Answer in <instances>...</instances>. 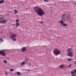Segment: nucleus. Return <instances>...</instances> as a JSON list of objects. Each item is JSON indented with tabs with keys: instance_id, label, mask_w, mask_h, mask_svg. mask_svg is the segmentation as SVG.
<instances>
[{
	"instance_id": "473e14b6",
	"label": "nucleus",
	"mask_w": 76,
	"mask_h": 76,
	"mask_svg": "<svg viewBox=\"0 0 76 76\" xmlns=\"http://www.w3.org/2000/svg\"><path fill=\"white\" fill-rule=\"evenodd\" d=\"M28 71H29L30 72H31V70H30V69H28Z\"/></svg>"
},
{
	"instance_id": "5701e85b",
	"label": "nucleus",
	"mask_w": 76,
	"mask_h": 76,
	"mask_svg": "<svg viewBox=\"0 0 76 76\" xmlns=\"http://www.w3.org/2000/svg\"><path fill=\"white\" fill-rule=\"evenodd\" d=\"M70 49L69 48L67 49V51L68 52H69L70 51Z\"/></svg>"
},
{
	"instance_id": "4be33fe9",
	"label": "nucleus",
	"mask_w": 76,
	"mask_h": 76,
	"mask_svg": "<svg viewBox=\"0 0 76 76\" xmlns=\"http://www.w3.org/2000/svg\"><path fill=\"white\" fill-rule=\"evenodd\" d=\"M0 41H1V42H3V39H0Z\"/></svg>"
},
{
	"instance_id": "4468645a",
	"label": "nucleus",
	"mask_w": 76,
	"mask_h": 76,
	"mask_svg": "<svg viewBox=\"0 0 76 76\" xmlns=\"http://www.w3.org/2000/svg\"><path fill=\"white\" fill-rule=\"evenodd\" d=\"M62 25L63 26H65V27H66L67 26L65 23H64Z\"/></svg>"
},
{
	"instance_id": "1a4fd4ad",
	"label": "nucleus",
	"mask_w": 76,
	"mask_h": 76,
	"mask_svg": "<svg viewBox=\"0 0 76 76\" xmlns=\"http://www.w3.org/2000/svg\"><path fill=\"white\" fill-rule=\"evenodd\" d=\"M66 19L68 21L70 20V16H68L66 17Z\"/></svg>"
},
{
	"instance_id": "f3484780",
	"label": "nucleus",
	"mask_w": 76,
	"mask_h": 76,
	"mask_svg": "<svg viewBox=\"0 0 76 76\" xmlns=\"http://www.w3.org/2000/svg\"><path fill=\"white\" fill-rule=\"evenodd\" d=\"M60 68H62V67H64V65L62 64V65H61L60 66Z\"/></svg>"
},
{
	"instance_id": "f704fd0d",
	"label": "nucleus",
	"mask_w": 76,
	"mask_h": 76,
	"mask_svg": "<svg viewBox=\"0 0 76 76\" xmlns=\"http://www.w3.org/2000/svg\"><path fill=\"white\" fill-rule=\"evenodd\" d=\"M61 26H62V24H61Z\"/></svg>"
},
{
	"instance_id": "7ed1b4c3",
	"label": "nucleus",
	"mask_w": 76,
	"mask_h": 76,
	"mask_svg": "<svg viewBox=\"0 0 76 76\" xmlns=\"http://www.w3.org/2000/svg\"><path fill=\"white\" fill-rule=\"evenodd\" d=\"M0 23H4V22H7V20L5 19L4 18L0 17Z\"/></svg>"
},
{
	"instance_id": "f8f14e48",
	"label": "nucleus",
	"mask_w": 76,
	"mask_h": 76,
	"mask_svg": "<svg viewBox=\"0 0 76 76\" xmlns=\"http://www.w3.org/2000/svg\"><path fill=\"white\" fill-rule=\"evenodd\" d=\"M24 61H25L26 62H28V58H25V59L24 60Z\"/></svg>"
},
{
	"instance_id": "c756f323",
	"label": "nucleus",
	"mask_w": 76,
	"mask_h": 76,
	"mask_svg": "<svg viewBox=\"0 0 76 76\" xmlns=\"http://www.w3.org/2000/svg\"><path fill=\"white\" fill-rule=\"evenodd\" d=\"M5 74H6V75H8V72H5Z\"/></svg>"
},
{
	"instance_id": "a878e982",
	"label": "nucleus",
	"mask_w": 76,
	"mask_h": 76,
	"mask_svg": "<svg viewBox=\"0 0 76 76\" xmlns=\"http://www.w3.org/2000/svg\"><path fill=\"white\" fill-rule=\"evenodd\" d=\"M10 71H11V72H13V69H10Z\"/></svg>"
},
{
	"instance_id": "f257e3e1",
	"label": "nucleus",
	"mask_w": 76,
	"mask_h": 76,
	"mask_svg": "<svg viewBox=\"0 0 76 76\" xmlns=\"http://www.w3.org/2000/svg\"><path fill=\"white\" fill-rule=\"evenodd\" d=\"M35 7L34 8V10L35 12H36L37 14L39 16H42L44 15V12L42 10V9L39 7Z\"/></svg>"
},
{
	"instance_id": "423d86ee",
	"label": "nucleus",
	"mask_w": 76,
	"mask_h": 76,
	"mask_svg": "<svg viewBox=\"0 0 76 76\" xmlns=\"http://www.w3.org/2000/svg\"><path fill=\"white\" fill-rule=\"evenodd\" d=\"M17 35V34H14L12 36H10V37L12 39H13V38H16V37Z\"/></svg>"
},
{
	"instance_id": "0eeeda50",
	"label": "nucleus",
	"mask_w": 76,
	"mask_h": 76,
	"mask_svg": "<svg viewBox=\"0 0 76 76\" xmlns=\"http://www.w3.org/2000/svg\"><path fill=\"white\" fill-rule=\"evenodd\" d=\"M68 56L69 57H72V53L71 52H69L67 53Z\"/></svg>"
},
{
	"instance_id": "9b49d317",
	"label": "nucleus",
	"mask_w": 76,
	"mask_h": 76,
	"mask_svg": "<svg viewBox=\"0 0 76 76\" xmlns=\"http://www.w3.org/2000/svg\"><path fill=\"white\" fill-rule=\"evenodd\" d=\"M14 13H15L14 14H15V15H16V13H18V11H17L16 10H15Z\"/></svg>"
},
{
	"instance_id": "aec40b11",
	"label": "nucleus",
	"mask_w": 76,
	"mask_h": 76,
	"mask_svg": "<svg viewBox=\"0 0 76 76\" xmlns=\"http://www.w3.org/2000/svg\"><path fill=\"white\" fill-rule=\"evenodd\" d=\"M4 62L5 63H7V61H6V60H4Z\"/></svg>"
},
{
	"instance_id": "ddd939ff",
	"label": "nucleus",
	"mask_w": 76,
	"mask_h": 76,
	"mask_svg": "<svg viewBox=\"0 0 76 76\" xmlns=\"http://www.w3.org/2000/svg\"><path fill=\"white\" fill-rule=\"evenodd\" d=\"M19 25V23H16V26L17 27H18Z\"/></svg>"
},
{
	"instance_id": "dca6fc26",
	"label": "nucleus",
	"mask_w": 76,
	"mask_h": 76,
	"mask_svg": "<svg viewBox=\"0 0 76 76\" xmlns=\"http://www.w3.org/2000/svg\"><path fill=\"white\" fill-rule=\"evenodd\" d=\"M25 61H23V62H22L21 63V65H23L24 64H25Z\"/></svg>"
},
{
	"instance_id": "39448f33",
	"label": "nucleus",
	"mask_w": 76,
	"mask_h": 76,
	"mask_svg": "<svg viewBox=\"0 0 76 76\" xmlns=\"http://www.w3.org/2000/svg\"><path fill=\"white\" fill-rule=\"evenodd\" d=\"M0 54L1 56H6V53L4 52H3V50H0Z\"/></svg>"
},
{
	"instance_id": "6e6552de",
	"label": "nucleus",
	"mask_w": 76,
	"mask_h": 76,
	"mask_svg": "<svg viewBox=\"0 0 76 76\" xmlns=\"http://www.w3.org/2000/svg\"><path fill=\"white\" fill-rule=\"evenodd\" d=\"M26 48L25 47H23V48L21 49L22 51L23 52H25V51H26Z\"/></svg>"
},
{
	"instance_id": "f03ea898",
	"label": "nucleus",
	"mask_w": 76,
	"mask_h": 76,
	"mask_svg": "<svg viewBox=\"0 0 76 76\" xmlns=\"http://www.w3.org/2000/svg\"><path fill=\"white\" fill-rule=\"evenodd\" d=\"M61 52L58 49H56L53 51V54L55 56H58L60 54Z\"/></svg>"
},
{
	"instance_id": "72a5a7b5",
	"label": "nucleus",
	"mask_w": 76,
	"mask_h": 76,
	"mask_svg": "<svg viewBox=\"0 0 76 76\" xmlns=\"http://www.w3.org/2000/svg\"><path fill=\"white\" fill-rule=\"evenodd\" d=\"M50 12H52V10H51V11H50Z\"/></svg>"
},
{
	"instance_id": "20e7f679",
	"label": "nucleus",
	"mask_w": 76,
	"mask_h": 76,
	"mask_svg": "<svg viewBox=\"0 0 76 76\" xmlns=\"http://www.w3.org/2000/svg\"><path fill=\"white\" fill-rule=\"evenodd\" d=\"M71 74L72 75V76H76V69H75L74 70V72L73 71L71 72Z\"/></svg>"
},
{
	"instance_id": "412c9836",
	"label": "nucleus",
	"mask_w": 76,
	"mask_h": 76,
	"mask_svg": "<svg viewBox=\"0 0 76 76\" xmlns=\"http://www.w3.org/2000/svg\"><path fill=\"white\" fill-rule=\"evenodd\" d=\"M17 74L18 75H20V72H17Z\"/></svg>"
},
{
	"instance_id": "2eb2a0df",
	"label": "nucleus",
	"mask_w": 76,
	"mask_h": 76,
	"mask_svg": "<svg viewBox=\"0 0 76 76\" xmlns=\"http://www.w3.org/2000/svg\"><path fill=\"white\" fill-rule=\"evenodd\" d=\"M60 23H61V24H63L64 23V22H63V21L61 20L60 21Z\"/></svg>"
},
{
	"instance_id": "b1692460",
	"label": "nucleus",
	"mask_w": 76,
	"mask_h": 76,
	"mask_svg": "<svg viewBox=\"0 0 76 76\" xmlns=\"http://www.w3.org/2000/svg\"><path fill=\"white\" fill-rule=\"evenodd\" d=\"M44 1H45V2H48V0H43Z\"/></svg>"
},
{
	"instance_id": "6ab92c4d",
	"label": "nucleus",
	"mask_w": 76,
	"mask_h": 76,
	"mask_svg": "<svg viewBox=\"0 0 76 76\" xmlns=\"http://www.w3.org/2000/svg\"><path fill=\"white\" fill-rule=\"evenodd\" d=\"M19 22V19H17V20H16V22Z\"/></svg>"
},
{
	"instance_id": "2f4dec72",
	"label": "nucleus",
	"mask_w": 76,
	"mask_h": 76,
	"mask_svg": "<svg viewBox=\"0 0 76 76\" xmlns=\"http://www.w3.org/2000/svg\"><path fill=\"white\" fill-rule=\"evenodd\" d=\"M75 64H76V61L75 62Z\"/></svg>"
},
{
	"instance_id": "9d476101",
	"label": "nucleus",
	"mask_w": 76,
	"mask_h": 76,
	"mask_svg": "<svg viewBox=\"0 0 76 76\" xmlns=\"http://www.w3.org/2000/svg\"><path fill=\"white\" fill-rule=\"evenodd\" d=\"M4 0H0V4H3L4 2Z\"/></svg>"
},
{
	"instance_id": "393cba45",
	"label": "nucleus",
	"mask_w": 76,
	"mask_h": 76,
	"mask_svg": "<svg viewBox=\"0 0 76 76\" xmlns=\"http://www.w3.org/2000/svg\"><path fill=\"white\" fill-rule=\"evenodd\" d=\"M66 15V14H64L63 15H62V18H63V17H64V16H65Z\"/></svg>"
},
{
	"instance_id": "a211bd4d",
	"label": "nucleus",
	"mask_w": 76,
	"mask_h": 76,
	"mask_svg": "<svg viewBox=\"0 0 76 76\" xmlns=\"http://www.w3.org/2000/svg\"><path fill=\"white\" fill-rule=\"evenodd\" d=\"M12 40L13 41H16V39L15 38L13 39Z\"/></svg>"
},
{
	"instance_id": "c85d7f7f",
	"label": "nucleus",
	"mask_w": 76,
	"mask_h": 76,
	"mask_svg": "<svg viewBox=\"0 0 76 76\" xmlns=\"http://www.w3.org/2000/svg\"><path fill=\"white\" fill-rule=\"evenodd\" d=\"M40 23H41V24H42L43 23V21H42L40 22Z\"/></svg>"
},
{
	"instance_id": "bb28decb",
	"label": "nucleus",
	"mask_w": 76,
	"mask_h": 76,
	"mask_svg": "<svg viewBox=\"0 0 76 76\" xmlns=\"http://www.w3.org/2000/svg\"><path fill=\"white\" fill-rule=\"evenodd\" d=\"M71 66H72V64H70V65H69L68 66V67H71Z\"/></svg>"
},
{
	"instance_id": "cd10ccee",
	"label": "nucleus",
	"mask_w": 76,
	"mask_h": 76,
	"mask_svg": "<svg viewBox=\"0 0 76 76\" xmlns=\"http://www.w3.org/2000/svg\"><path fill=\"white\" fill-rule=\"evenodd\" d=\"M68 61H71V59L70 58H69L68 59Z\"/></svg>"
},
{
	"instance_id": "c9c22d12",
	"label": "nucleus",
	"mask_w": 76,
	"mask_h": 76,
	"mask_svg": "<svg viewBox=\"0 0 76 76\" xmlns=\"http://www.w3.org/2000/svg\"><path fill=\"white\" fill-rule=\"evenodd\" d=\"M19 31H20V30Z\"/></svg>"
},
{
	"instance_id": "7c9ffc66",
	"label": "nucleus",
	"mask_w": 76,
	"mask_h": 76,
	"mask_svg": "<svg viewBox=\"0 0 76 76\" xmlns=\"http://www.w3.org/2000/svg\"><path fill=\"white\" fill-rule=\"evenodd\" d=\"M29 65H30V66H31V63H29Z\"/></svg>"
}]
</instances>
